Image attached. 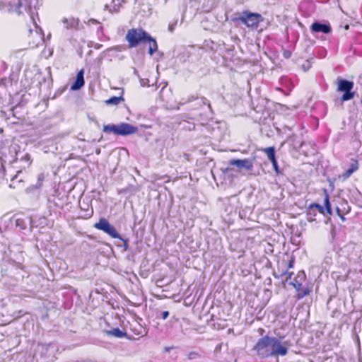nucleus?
Wrapping results in <instances>:
<instances>
[{
    "label": "nucleus",
    "instance_id": "6",
    "mask_svg": "<svg viewBox=\"0 0 362 362\" xmlns=\"http://www.w3.org/2000/svg\"><path fill=\"white\" fill-rule=\"evenodd\" d=\"M249 28H257L261 21V16L257 13L245 12L238 18Z\"/></svg>",
    "mask_w": 362,
    "mask_h": 362
},
{
    "label": "nucleus",
    "instance_id": "4",
    "mask_svg": "<svg viewBox=\"0 0 362 362\" xmlns=\"http://www.w3.org/2000/svg\"><path fill=\"white\" fill-rule=\"evenodd\" d=\"M94 227L103 230L113 238L122 239L115 227L104 218H100L98 223H95Z\"/></svg>",
    "mask_w": 362,
    "mask_h": 362
},
{
    "label": "nucleus",
    "instance_id": "18",
    "mask_svg": "<svg viewBox=\"0 0 362 362\" xmlns=\"http://www.w3.org/2000/svg\"><path fill=\"white\" fill-rule=\"evenodd\" d=\"M324 193H325L324 204H325V208H326L327 212L331 214V204L329 202V195H328V193L326 189L324 190Z\"/></svg>",
    "mask_w": 362,
    "mask_h": 362
},
{
    "label": "nucleus",
    "instance_id": "29",
    "mask_svg": "<svg viewBox=\"0 0 362 362\" xmlns=\"http://www.w3.org/2000/svg\"><path fill=\"white\" fill-rule=\"evenodd\" d=\"M168 29H169L170 31L173 32V30H174V25H169Z\"/></svg>",
    "mask_w": 362,
    "mask_h": 362
},
{
    "label": "nucleus",
    "instance_id": "17",
    "mask_svg": "<svg viewBox=\"0 0 362 362\" xmlns=\"http://www.w3.org/2000/svg\"><path fill=\"white\" fill-rule=\"evenodd\" d=\"M267 156L268 159L271 161L274 159L275 158V151L274 147H268L265 148L262 150Z\"/></svg>",
    "mask_w": 362,
    "mask_h": 362
},
{
    "label": "nucleus",
    "instance_id": "33",
    "mask_svg": "<svg viewBox=\"0 0 362 362\" xmlns=\"http://www.w3.org/2000/svg\"><path fill=\"white\" fill-rule=\"evenodd\" d=\"M303 69H304L305 71H306V69H305V68H306V66L303 65Z\"/></svg>",
    "mask_w": 362,
    "mask_h": 362
},
{
    "label": "nucleus",
    "instance_id": "14",
    "mask_svg": "<svg viewBox=\"0 0 362 362\" xmlns=\"http://www.w3.org/2000/svg\"><path fill=\"white\" fill-rule=\"evenodd\" d=\"M146 43L148 44V53L150 55H153L158 50V45L156 40L153 38L149 34L148 39H146Z\"/></svg>",
    "mask_w": 362,
    "mask_h": 362
},
{
    "label": "nucleus",
    "instance_id": "10",
    "mask_svg": "<svg viewBox=\"0 0 362 362\" xmlns=\"http://www.w3.org/2000/svg\"><path fill=\"white\" fill-rule=\"evenodd\" d=\"M312 32L315 33H323L325 34L329 33L331 32V28L329 25L326 24H322L319 22H315L312 24L310 28Z\"/></svg>",
    "mask_w": 362,
    "mask_h": 362
},
{
    "label": "nucleus",
    "instance_id": "21",
    "mask_svg": "<svg viewBox=\"0 0 362 362\" xmlns=\"http://www.w3.org/2000/svg\"><path fill=\"white\" fill-rule=\"evenodd\" d=\"M315 209H319L320 212L323 211V208L321 206L317 204H312L309 207L308 214H311L312 211H313Z\"/></svg>",
    "mask_w": 362,
    "mask_h": 362
},
{
    "label": "nucleus",
    "instance_id": "1",
    "mask_svg": "<svg viewBox=\"0 0 362 362\" xmlns=\"http://www.w3.org/2000/svg\"><path fill=\"white\" fill-rule=\"evenodd\" d=\"M283 338L266 335L257 341L253 350L261 358L285 356L288 354L290 342L282 341Z\"/></svg>",
    "mask_w": 362,
    "mask_h": 362
},
{
    "label": "nucleus",
    "instance_id": "31",
    "mask_svg": "<svg viewBox=\"0 0 362 362\" xmlns=\"http://www.w3.org/2000/svg\"><path fill=\"white\" fill-rule=\"evenodd\" d=\"M293 267V262L292 261L290 262V264H289V267Z\"/></svg>",
    "mask_w": 362,
    "mask_h": 362
},
{
    "label": "nucleus",
    "instance_id": "22",
    "mask_svg": "<svg viewBox=\"0 0 362 362\" xmlns=\"http://www.w3.org/2000/svg\"><path fill=\"white\" fill-rule=\"evenodd\" d=\"M187 357L189 360L196 359L200 357V354L198 352L192 351L189 353Z\"/></svg>",
    "mask_w": 362,
    "mask_h": 362
},
{
    "label": "nucleus",
    "instance_id": "32",
    "mask_svg": "<svg viewBox=\"0 0 362 362\" xmlns=\"http://www.w3.org/2000/svg\"><path fill=\"white\" fill-rule=\"evenodd\" d=\"M303 69H304L305 71H306V69H305V68H306V66L303 65Z\"/></svg>",
    "mask_w": 362,
    "mask_h": 362
},
{
    "label": "nucleus",
    "instance_id": "7",
    "mask_svg": "<svg viewBox=\"0 0 362 362\" xmlns=\"http://www.w3.org/2000/svg\"><path fill=\"white\" fill-rule=\"evenodd\" d=\"M230 165H235L240 169L252 170L253 169V161L250 159H232L229 161Z\"/></svg>",
    "mask_w": 362,
    "mask_h": 362
},
{
    "label": "nucleus",
    "instance_id": "8",
    "mask_svg": "<svg viewBox=\"0 0 362 362\" xmlns=\"http://www.w3.org/2000/svg\"><path fill=\"white\" fill-rule=\"evenodd\" d=\"M117 135L126 136L135 134L138 128L128 123H121L117 124Z\"/></svg>",
    "mask_w": 362,
    "mask_h": 362
},
{
    "label": "nucleus",
    "instance_id": "15",
    "mask_svg": "<svg viewBox=\"0 0 362 362\" xmlns=\"http://www.w3.org/2000/svg\"><path fill=\"white\" fill-rule=\"evenodd\" d=\"M103 131L105 133H114L117 135V125L116 124H107L104 125Z\"/></svg>",
    "mask_w": 362,
    "mask_h": 362
},
{
    "label": "nucleus",
    "instance_id": "24",
    "mask_svg": "<svg viewBox=\"0 0 362 362\" xmlns=\"http://www.w3.org/2000/svg\"><path fill=\"white\" fill-rule=\"evenodd\" d=\"M354 172V168L351 169L349 168L348 170H346L344 173V177H349Z\"/></svg>",
    "mask_w": 362,
    "mask_h": 362
},
{
    "label": "nucleus",
    "instance_id": "16",
    "mask_svg": "<svg viewBox=\"0 0 362 362\" xmlns=\"http://www.w3.org/2000/svg\"><path fill=\"white\" fill-rule=\"evenodd\" d=\"M123 100H124V98H122V96H119V97L113 96V97L110 98V99L107 100L105 101V103L107 105H118L119 103H121Z\"/></svg>",
    "mask_w": 362,
    "mask_h": 362
},
{
    "label": "nucleus",
    "instance_id": "28",
    "mask_svg": "<svg viewBox=\"0 0 362 362\" xmlns=\"http://www.w3.org/2000/svg\"><path fill=\"white\" fill-rule=\"evenodd\" d=\"M284 56L286 58H288V57H290V56H291V53H290L289 52L286 51V52H284Z\"/></svg>",
    "mask_w": 362,
    "mask_h": 362
},
{
    "label": "nucleus",
    "instance_id": "19",
    "mask_svg": "<svg viewBox=\"0 0 362 362\" xmlns=\"http://www.w3.org/2000/svg\"><path fill=\"white\" fill-rule=\"evenodd\" d=\"M344 93L343 94V95L341 97L342 101H347L354 98V92H351V90H349L348 92H344Z\"/></svg>",
    "mask_w": 362,
    "mask_h": 362
},
{
    "label": "nucleus",
    "instance_id": "9",
    "mask_svg": "<svg viewBox=\"0 0 362 362\" xmlns=\"http://www.w3.org/2000/svg\"><path fill=\"white\" fill-rule=\"evenodd\" d=\"M62 23L64 24V28L68 30H69V29L77 30L79 26L80 21L77 18L70 16V17L63 18L62 19Z\"/></svg>",
    "mask_w": 362,
    "mask_h": 362
},
{
    "label": "nucleus",
    "instance_id": "13",
    "mask_svg": "<svg viewBox=\"0 0 362 362\" xmlns=\"http://www.w3.org/2000/svg\"><path fill=\"white\" fill-rule=\"evenodd\" d=\"M305 279V274L303 271H300L297 274L296 277L294 279V281L291 284L295 288L300 290Z\"/></svg>",
    "mask_w": 362,
    "mask_h": 362
},
{
    "label": "nucleus",
    "instance_id": "30",
    "mask_svg": "<svg viewBox=\"0 0 362 362\" xmlns=\"http://www.w3.org/2000/svg\"><path fill=\"white\" fill-rule=\"evenodd\" d=\"M90 21L92 22L93 23H95V24L98 23V21L95 19H90Z\"/></svg>",
    "mask_w": 362,
    "mask_h": 362
},
{
    "label": "nucleus",
    "instance_id": "12",
    "mask_svg": "<svg viewBox=\"0 0 362 362\" xmlns=\"http://www.w3.org/2000/svg\"><path fill=\"white\" fill-rule=\"evenodd\" d=\"M354 88V83L346 80H339L338 82V90L341 92H348Z\"/></svg>",
    "mask_w": 362,
    "mask_h": 362
},
{
    "label": "nucleus",
    "instance_id": "20",
    "mask_svg": "<svg viewBox=\"0 0 362 362\" xmlns=\"http://www.w3.org/2000/svg\"><path fill=\"white\" fill-rule=\"evenodd\" d=\"M109 333L117 337H122L124 336V333L119 328H115L110 330Z\"/></svg>",
    "mask_w": 362,
    "mask_h": 362
},
{
    "label": "nucleus",
    "instance_id": "5",
    "mask_svg": "<svg viewBox=\"0 0 362 362\" xmlns=\"http://www.w3.org/2000/svg\"><path fill=\"white\" fill-rule=\"evenodd\" d=\"M94 227L103 230L113 238L122 239L115 227L104 218H100L98 223H95Z\"/></svg>",
    "mask_w": 362,
    "mask_h": 362
},
{
    "label": "nucleus",
    "instance_id": "11",
    "mask_svg": "<svg viewBox=\"0 0 362 362\" xmlns=\"http://www.w3.org/2000/svg\"><path fill=\"white\" fill-rule=\"evenodd\" d=\"M84 85L83 71L81 70L76 76L74 83L71 86V90H79Z\"/></svg>",
    "mask_w": 362,
    "mask_h": 362
},
{
    "label": "nucleus",
    "instance_id": "25",
    "mask_svg": "<svg viewBox=\"0 0 362 362\" xmlns=\"http://www.w3.org/2000/svg\"><path fill=\"white\" fill-rule=\"evenodd\" d=\"M351 169H354V171H356L358 168V162L356 160H354L351 164V167H350Z\"/></svg>",
    "mask_w": 362,
    "mask_h": 362
},
{
    "label": "nucleus",
    "instance_id": "26",
    "mask_svg": "<svg viewBox=\"0 0 362 362\" xmlns=\"http://www.w3.org/2000/svg\"><path fill=\"white\" fill-rule=\"evenodd\" d=\"M44 179H45V175L43 174H40L38 175V182H39L38 185L39 186H41V184H42V181L44 180Z\"/></svg>",
    "mask_w": 362,
    "mask_h": 362
},
{
    "label": "nucleus",
    "instance_id": "27",
    "mask_svg": "<svg viewBox=\"0 0 362 362\" xmlns=\"http://www.w3.org/2000/svg\"><path fill=\"white\" fill-rule=\"evenodd\" d=\"M160 316H161L162 319L165 320L169 316V312L163 311L161 313Z\"/></svg>",
    "mask_w": 362,
    "mask_h": 362
},
{
    "label": "nucleus",
    "instance_id": "23",
    "mask_svg": "<svg viewBox=\"0 0 362 362\" xmlns=\"http://www.w3.org/2000/svg\"><path fill=\"white\" fill-rule=\"evenodd\" d=\"M271 162H272V163L273 165L274 169L276 171V173H279V166H278L276 160L274 159L273 160H271Z\"/></svg>",
    "mask_w": 362,
    "mask_h": 362
},
{
    "label": "nucleus",
    "instance_id": "3",
    "mask_svg": "<svg viewBox=\"0 0 362 362\" xmlns=\"http://www.w3.org/2000/svg\"><path fill=\"white\" fill-rule=\"evenodd\" d=\"M148 37V33L144 30L132 28L128 30L125 39L128 42L129 47L133 48L141 43H145Z\"/></svg>",
    "mask_w": 362,
    "mask_h": 362
},
{
    "label": "nucleus",
    "instance_id": "2",
    "mask_svg": "<svg viewBox=\"0 0 362 362\" xmlns=\"http://www.w3.org/2000/svg\"><path fill=\"white\" fill-rule=\"evenodd\" d=\"M30 4L31 0H9L8 11L18 15L24 14L25 13H29L35 27L34 31L32 29L29 30L30 37L33 40V44L37 46L42 42V36L41 35V29L37 25L34 17L36 8L32 7Z\"/></svg>",
    "mask_w": 362,
    "mask_h": 362
}]
</instances>
